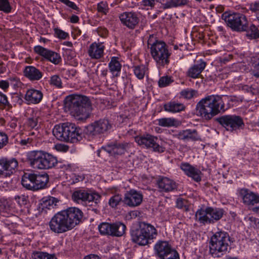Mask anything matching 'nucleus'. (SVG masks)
<instances>
[{"label": "nucleus", "mask_w": 259, "mask_h": 259, "mask_svg": "<svg viewBox=\"0 0 259 259\" xmlns=\"http://www.w3.org/2000/svg\"><path fill=\"white\" fill-rule=\"evenodd\" d=\"M83 217L82 211L75 207H69L56 213L49 223V229L60 234L72 230L79 224Z\"/></svg>", "instance_id": "nucleus-1"}, {"label": "nucleus", "mask_w": 259, "mask_h": 259, "mask_svg": "<svg viewBox=\"0 0 259 259\" xmlns=\"http://www.w3.org/2000/svg\"><path fill=\"white\" fill-rule=\"evenodd\" d=\"M227 109L223 99V96L207 95L201 99L196 104L197 115L203 121H209L213 117L224 113Z\"/></svg>", "instance_id": "nucleus-2"}, {"label": "nucleus", "mask_w": 259, "mask_h": 259, "mask_svg": "<svg viewBox=\"0 0 259 259\" xmlns=\"http://www.w3.org/2000/svg\"><path fill=\"white\" fill-rule=\"evenodd\" d=\"M65 107L70 114L77 120H85L89 118L91 111L90 99L85 96L72 94L65 99Z\"/></svg>", "instance_id": "nucleus-3"}, {"label": "nucleus", "mask_w": 259, "mask_h": 259, "mask_svg": "<svg viewBox=\"0 0 259 259\" xmlns=\"http://www.w3.org/2000/svg\"><path fill=\"white\" fill-rule=\"evenodd\" d=\"M132 241L139 246L151 244L157 235L156 228L151 224L139 222L130 231Z\"/></svg>", "instance_id": "nucleus-4"}, {"label": "nucleus", "mask_w": 259, "mask_h": 259, "mask_svg": "<svg viewBox=\"0 0 259 259\" xmlns=\"http://www.w3.org/2000/svg\"><path fill=\"white\" fill-rule=\"evenodd\" d=\"M231 241L229 233L220 231L214 233L209 241V253L214 258H220L228 251Z\"/></svg>", "instance_id": "nucleus-5"}, {"label": "nucleus", "mask_w": 259, "mask_h": 259, "mask_svg": "<svg viewBox=\"0 0 259 259\" xmlns=\"http://www.w3.org/2000/svg\"><path fill=\"white\" fill-rule=\"evenodd\" d=\"M53 133L58 140L73 143L77 142L82 138L80 128L70 122L55 125Z\"/></svg>", "instance_id": "nucleus-6"}, {"label": "nucleus", "mask_w": 259, "mask_h": 259, "mask_svg": "<svg viewBox=\"0 0 259 259\" xmlns=\"http://www.w3.org/2000/svg\"><path fill=\"white\" fill-rule=\"evenodd\" d=\"M153 35H150L148 40V45L150 46V54L158 67H164L169 64L170 53L166 44L163 41L157 40L153 42Z\"/></svg>", "instance_id": "nucleus-7"}, {"label": "nucleus", "mask_w": 259, "mask_h": 259, "mask_svg": "<svg viewBox=\"0 0 259 259\" xmlns=\"http://www.w3.org/2000/svg\"><path fill=\"white\" fill-rule=\"evenodd\" d=\"M221 19L232 31L242 32L247 27L248 18L244 14L229 10L223 13Z\"/></svg>", "instance_id": "nucleus-8"}, {"label": "nucleus", "mask_w": 259, "mask_h": 259, "mask_svg": "<svg viewBox=\"0 0 259 259\" xmlns=\"http://www.w3.org/2000/svg\"><path fill=\"white\" fill-rule=\"evenodd\" d=\"M225 211L223 208L207 206L198 209L195 213L197 221L203 225L211 224L220 220L224 216Z\"/></svg>", "instance_id": "nucleus-9"}, {"label": "nucleus", "mask_w": 259, "mask_h": 259, "mask_svg": "<svg viewBox=\"0 0 259 259\" xmlns=\"http://www.w3.org/2000/svg\"><path fill=\"white\" fill-rule=\"evenodd\" d=\"M49 180V176L46 173L25 172L22 178L21 183L24 187L28 190H39L46 187Z\"/></svg>", "instance_id": "nucleus-10"}, {"label": "nucleus", "mask_w": 259, "mask_h": 259, "mask_svg": "<svg viewBox=\"0 0 259 259\" xmlns=\"http://www.w3.org/2000/svg\"><path fill=\"white\" fill-rule=\"evenodd\" d=\"M215 121L227 131L233 132L243 129L244 123L243 118L236 115H224L217 117Z\"/></svg>", "instance_id": "nucleus-11"}, {"label": "nucleus", "mask_w": 259, "mask_h": 259, "mask_svg": "<svg viewBox=\"0 0 259 259\" xmlns=\"http://www.w3.org/2000/svg\"><path fill=\"white\" fill-rule=\"evenodd\" d=\"M126 229V226L120 222L112 223L103 222L98 226L101 234L112 237H121L125 234Z\"/></svg>", "instance_id": "nucleus-12"}, {"label": "nucleus", "mask_w": 259, "mask_h": 259, "mask_svg": "<svg viewBox=\"0 0 259 259\" xmlns=\"http://www.w3.org/2000/svg\"><path fill=\"white\" fill-rule=\"evenodd\" d=\"M112 123L108 119L103 118L96 120L85 127V133L90 136L104 134L110 132Z\"/></svg>", "instance_id": "nucleus-13"}, {"label": "nucleus", "mask_w": 259, "mask_h": 259, "mask_svg": "<svg viewBox=\"0 0 259 259\" xmlns=\"http://www.w3.org/2000/svg\"><path fill=\"white\" fill-rule=\"evenodd\" d=\"M100 199L101 196L98 193H90L89 190L83 189L74 191L72 195L73 201L83 205H88L91 202L97 204L100 202Z\"/></svg>", "instance_id": "nucleus-14"}, {"label": "nucleus", "mask_w": 259, "mask_h": 259, "mask_svg": "<svg viewBox=\"0 0 259 259\" xmlns=\"http://www.w3.org/2000/svg\"><path fill=\"white\" fill-rule=\"evenodd\" d=\"M154 249L156 254L161 259L178 258V253L166 241L159 240L155 244Z\"/></svg>", "instance_id": "nucleus-15"}, {"label": "nucleus", "mask_w": 259, "mask_h": 259, "mask_svg": "<svg viewBox=\"0 0 259 259\" xmlns=\"http://www.w3.org/2000/svg\"><path fill=\"white\" fill-rule=\"evenodd\" d=\"M18 162L15 158L3 157L0 158V178L10 177L16 171Z\"/></svg>", "instance_id": "nucleus-16"}, {"label": "nucleus", "mask_w": 259, "mask_h": 259, "mask_svg": "<svg viewBox=\"0 0 259 259\" xmlns=\"http://www.w3.org/2000/svg\"><path fill=\"white\" fill-rule=\"evenodd\" d=\"M135 142L140 146L147 148H152L154 151L163 152L164 148L157 142V138L154 136L147 134L138 136L135 138Z\"/></svg>", "instance_id": "nucleus-17"}, {"label": "nucleus", "mask_w": 259, "mask_h": 259, "mask_svg": "<svg viewBox=\"0 0 259 259\" xmlns=\"http://www.w3.org/2000/svg\"><path fill=\"white\" fill-rule=\"evenodd\" d=\"M34 51L36 54L54 65H58L62 62V58L59 54L41 46H35Z\"/></svg>", "instance_id": "nucleus-18"}, {"label": "nucleus", "mask_w": 259, "mask_h": 259, "mask_svg": "<svg viewBox=\"0 0 259 259\" xmlns=\"http://www.w3.org/2000/svg\"><path fill=\"white\" fill-rule=\"evenodd\" d=\"M119 18L122 24L129 29H135L140 21L138 14L133 11L123 12Z\"/></svg>", "instance_id": "nucleus-19"}, {"label": "nucleus", "mask_w": 259, "mask_h": 259, "mask_svg": "<svg viewBox=\"0 0 259 259\" xmlns=\"http://www.w3.org/2000/svg\"><path fill=\"white\" fill-rule=\"evenodd\" d=\"M237 194L242 203L249 209L259 197L257 193H255L245 188L238 189Z\"/></svg>", "instance_id": "nucleus-20"}, {"label": "nucleus", "mask_w": 259, "mask_h": 259, "mask_svg": "<svg viewBox=\"0 0 259 259\" xmlns=\"http://www.w3.org/2000/svg\"><path fill=\"white\" fill-rule=\"evenodd\" d=\"M143 201V195L140 192L132 189L127 191L123 198V202L126 205L134 207L141 204Z\"/></svg>", "instance_id": "nucleus-21"}, {"label": "nucleus", "mask_w": 259, "mask_h": 259, "mask_svg": "<svg viewBox=\"0 0 259 259\" xmlns=\"http://www.w3.org/2000/svg\"><path fill=\"white\" fill-rule=\"evenodd\" d=\"M44 151L33 150L27 153L26 160L32 168L41 169Z\"/></svg>", "instance_id": "nucleus-22"}, {"label": "nucleus", "mask_w": 259, "mask_h": 259, "mask_svg": "<svg viewBox=\"0 0 259 259\" xmlns=\"http://www.w3.org/2000/svg\"><path fill=\"white\" fill-rule=\"evenodd\" d=\"M43 97L40 90L30 88L26 91L24 98L27 105L37 104L42 101Z\"/></svg>", "instance_id": "nucleus-23"}, {"label": "nucleus", "mask_w": 259, "mask_h": 259, "mask_svg": "<svg viewBox=\"0 0 259 259\" xmlns=\"http://www.w3.org/2000/svg\"><path fill=\"white\" fill-rule=\"evenodd\" d=\"M180 167L185 175L192 178L195 182H199L201 181L202 173L199 169L188 163H182Z\"/></svg>", "instance_id": "nucleus-24"}, {"label": "nucleus", "mask_w": 259, "mask_h": 259, "mask_svg": "<svg viewBox=\"0 0 259 259\" xmlns=\"http://www.w3.org/2000/svg\"><path fill=\"white\" fill-rule=\"evenodd\" d=\"M105 49V47L103 42H94L90 45L88 53L91 59H99L103 57Z\"/></svg>", "instance_id": "nucleus-25"}, {"label": "nucleus", "mask_w": 259, "mask_h": 259, "mask_svg": "<svg viewBox=\"0 0 259 259\" xmlns=\"http://www.w3.org/2000/svg\"><path fill=\"white\" fill-rule=\"evenodd\" d=\"M127 144L112 142L103 147V149L111 155H121L124 154Z\"/></svg>", "instance_id": "nucleus-26"}, {"label": "nucleus", "mask_w": 259, "mask_h": 259, "mask_svg": "<svg viewBox=\"0 0 259 259\" xmlns=\"http://www.w3.org/2000/svg\"><path fill=\"white\" fill-rule=\"evenodd\" d=\"M24 76L31 81H38L43 76L42 72L33 66H26L23 70Z\"/></svg>", "instance_id": "nucleus-27"}, {"label": "nucleus", "mask_w": 259, "mask_h": 259, "mask_svg": "<svg viewBox=\"0 0 259 259\" xmlns=\"http://www.w3.org/2000/svg\"><path fill=\"white\" fill-rule=\"evenodd\" d=\"M157 185L161 192H167L173 190L176 187V183L167 177L160 178L157 181Z\"/></svg>", "instance_id": "nucleus-28"}, {"label": "nucleus", "mask_w": 259, "mask_h": 259, "mask_svg": "<svg viewBox=\"0 0 259 259\" xmlns=\"http://www.w3.org/2000/svg\"><path fill=\"white\" fill-rule=\"evenodd\" d=\"M58 164L56 157L44 151L41 169H49L55 167Z\"/></svg>", "instance_id": "nucleus-29"}, {"label": "nucleus", "mask_w": 259, "mask_h": 259, "mask_svg": "<svg viewBox=\"0 0 259 259\" xmlns=\"http://www.w3.org/2000/svg\"><path fill=\"white\" fill-rule=\"evenodd\" d=\"M206 66V62L200 60L199 64H194L189 68L188 71V76L193 78H199Z\"/></svg>", "instance_id": "nucleus-30"}, {"label": "nucleus", "mask_w": 259, "mask_h": 259, "mask_svg": "<svg viewBox=\"0 0 259 259\" xmlns=\"http://www.w3.org/2000/svg\"><path fill=\"white\" fill-rule=\"evenodd\" d=\"M108 67L113 77H117L120 76L122 65L119 61L118 57H111V60L108 63Z\"/></svg>", "instance_id": "nucleus-31"}, {"label": "nucleus", "mask_w": 259, "mask_h": 259, "mask_svg": "<svg viewBox=\"0 0 259 259\" xmlns=\"http://www.w3.org/2000/svg\"><path fill=\"white\" fill-rule=\"evenodd\" d=\"M179 139L192 141L200 140L198 132L196 130H187L179 132Z\"/></svg>", "instance_id": "nucleus-32"}, {"label": "nucleus", "mask_w": 259, "mask_h": 259, "mask_svg": "<svg viewBox=\"0 0 259 259\" xmlns=\"http://www.w3.org/2000/svg\"><path fill=\"white\" fill-rule=\"evenodd\" d=\"M246 30L242 32H246V36L249 39H257L259 38V30L257 27L253 24L250 23L248 20L247 27Z\"/></svg>", "instance_id": "nucleus-33"}, {"label": "nucleus", "mask_w": 259, "mask_h": 259, "mask_svg": "<svg viewBox=\"0 0 259 259\" xmlns=\"http://www.w3.org/2000/svg\"><path fill=\"white\" fill-rule=\"evenodd\" d=\"M135 75L139 79H143L145 75L148 73V67L144 64L134 65L132 67Z\"/></svg>", "instance_id": "nucleus-34"}, {"label": "nucleus", "mask_w": 259, "mask_h": 259, "mask_svg": "<svg viewBox=\"0 0 259 259\" xmlns=\"http://www.w3.org/2000/svg\"><path fill=\"white\" fill-rule=\"evenodd\" d=\"M58 202V200L55 197H46L41 199L40 205L42 209H50L53 208L57 205Z\"/></svg>", "instance_id": "nucleus-35"}, {"label": "nucleus", "mask_w": 259, "mask_h": 259, "mask_svg": "<svg viewBox=\"0 0 259 259\" xmlns=\"http://www.w3.org/2000/svg\"><path fill=\"white\" fill-rule=\"evenodd\" d=\"M198 96V91L192 89L187 88L184 89L180 93V98L187 100L192 99L194 97Z\"/></svg>", "instance_id": "nucleus-36"}, {"label": "nucleus", "mask_w": 259, "mask_h": 259, "mask_svg": "<svg viewBox=\"0 0 259 259\" xmlns=\"http://www.w3.org/2000/svg\"><path fill=\"white\" fill-rule=\"evenodd\" d=\"M38 118V116H36L28 117L25 123V127L30 130H37L39 126Z\"/></svg>", "instance_id": "nucleus-37"}, {"label": "nucleus", "mask_w": 259, "mask_h": 259, "mask_svg": "<svg viewBox=\"0 0 259 259\" xmlns=\"http://www.w3.org/2000/svg\"><path fill=\"white\" fill-rule=\"evenodd\" d=\"M158 124L163 127L175 126L177 125V120L174 118H161L157 119Z\"/></svg>", "instance_id": "nucleus-38"}, {"label": "nucleus", "mask_w": 259, "mask_h": 259, "mask_svg": "<svg viewBox=\"0 0 259 259\" xmlns=\"http://www.w3.org/2000/svg\"><path fill=\"white\" fill-rule=\"evenodd\" d=\"M32 259H57L55 254L47 252L35 251L32 253Z\"/></svg>", "instance_id": "nucleus-39"}, {"label": "nucleus", "mask_w": 259, "mask_h": 259, "mask_svg": "<svg viewBox=\"0 0 259 259\" xmlns=\"http://www.w3.org/2000/svg\"><path fill=\"white\" fill-rule=\"evenodd\" d=\"M12 105L9 101L7 96L0 91V108L7 111L12 109Z\"/></svg>", "instance_id": "nucleus-40"}, {"label": "nucleus", "mask_w": 259, "mask_h": 259, "mask_svg": "<svg viewBox=\"0 0 259 259\" xmlns=\"http://www.w3.org/2000/svg\"><path fill=\"white\" fill-rule=\"evenodd\" d=\"M164 110L168 112L177 113L178 112V102L177 101H170L163 105Z\"/></svg>", "instance_id": "nucleus-41"}, {"label": "nucleus", "mask_w": 259, "mask_h": 259, "mask_svg": "<svg viewBox=\"0 0 259 259\" xmlns=\"http://www.w3.org/2000/svg\"><path fill=\"white\" fill-rule=\"evenodd\" d=\"M49 84L57 89H62L63 83L61 78L58 75H53L50 77L49 81Z\"/></svg>", "instance_id": "nucleus-42"}, {"label": "nucleus", "mask_w": 259, "mask_h": 259, "mask_svg": "<svg viewBox=\"0 0 259 259\" xmlns=\"http://www.w3.org/2000/svg\"><path fill=\"white\" fill-rule=\"evenodd\" d=\"M97 10L98 13L106 15L109 11L108 3L106 1H101L98 3Z\"/></svg>", "instance_id": "nucleus-43"}, {"label": "nucleus", "mask_w": 259, "mask_h": 259, "mask_svg": "<svg viewBox=\"0 0 259 259\" xmlns=\"http://www.w3.org/2000/svg\"><path fill=\"white\" fill-rule=\"evenodd\" d=\"M9 85H11L14 89H17L22 87L23 83L19 77L16 76H12L8 78Z\"/></svg>", "instance_id": "nucleus-44"}, {"label": "nucleus", "mask_w": 259, "mask_h": 259, "mask_svg": "<svg viewBox=\"0 0 259 259\" xmlns=\"http://www.w3.org/2000/svg\"><path fill=\"white\" fill-rule=\"evenodd\" d=\"M12 9L9 0H0V11L9 14L11 13Z\"/></svg>", "instance_id": "nucleus-45"}, {"label": "nucleus", "mask_w": 259, "mask_h": 259, "mask_svg": "<svg viewBox=\"0 0 259 259\" xmlns=\"http://www.w3.org/2000/svg\"><path fill=\"white\" fill-rule=\"evenodd\" d=\"M174 81V80L172 79V77L168 76H164L161 77L158 80V86L160 88H164L170 84H171Z\"/></svg>", "instance_id": "nucleus-46"}, {"label": "nucleus", "mask_w": 259, "mask_h": 259, "mask_svg": "<svg viewBox=\"0 0 259 259\" xmlns=\"http://www.w3.org/2000/svg\"><path fill=\"white\" fill-rule=\"evenodd\" d=\"M61 3L64 4L72 10H74L75 13L79 14L81 13V10L76 4L70 0H59Z\"/></svg>", "instance_id": "nucleus-47"}, {"label": "nucleus", "mask_w": 259, "mask_h": 259, "mask_svg": "<svg viewBox=\"0 0 259 259\" xmlns=\"http://www.w3.org/2000/svg\"><path fill=\"white\" fill-rule=\"evenodd\" d=\"M122 200L121 196L116 194L112 196L109 200V205L112 208L116 207Z\"/></svg>", "instance_id": "nucleus-48"}, {"label": "nucleus", "mask_w": 259, "mask_h": 259, "mask_svg": "<svg viewBox=\"0 0 259 259\" xmlns=\"http://www.w3.org/2000/svg\"><path fill=\"white\" fill-rule=\"evenodd\" d=\"M9 144L8 135L4 131H0V150Z\"/></svg>", "instance_id": "nucleus-49"}, {"label": "nucleus", "mask_w": 259, "mask_h": 259, "mask_svg": "<svg viewBox=\"0 0 259 259\" xmlns=\"http://www.w3.org/2000/svg\"><path fill=\"white\" fill-rule=\"evenodd\" d=\"M21 139L19 142V144L21 146H28L31 145L34 142V138L33 137L27 138L24 137V134H21Z\"/></svg>", "instance_id": "nucleus-50"}, {"label": "nucleus", "mask_w": 259, "mask_h": 259, "mask_svg": "<svg viewBox=\"0 0 259 259\" xmlns=\"http://www.w3.org/2000/svg\"><path fill=\"white\" fill-rule=\"evenodd\" d=\"M58 167L63 171H72L75 170V166L71 163H60Z\"/></svg>", "instance_id": "nucleus-51"}, {"label": "nucleus", "mask_w": 259, "mask_h": 259, "mask_svg": "<svg viewBox=\"0 0 259 259\" xmlns=\"http://www.w3.org/2000/svg\"><path fill=\"white\" fill-rule=\"evenodd\" d=\"M162 5L164 9L177 7L178 6V0H162Z\"/></svg>", "instance_id": "nucleus-52"}, {"label": "nucleus", "mask_w": 259, "mask_h": 259, "mask_svg": "<svg viewBox=\"0 0 259 259\" xmlns=\"http://www.w3.org/2000/svg\"><path fill=\"white\" fill-rule=\"evenodd\" d=\"M55 36L57 38L61 39H65L69 37V34L67 32H65L62 29L55 28L54 29Z\"/></svg>", "instance_id": "nucleus-53"}, {"label": "nucleus", "mask_w": 259, "mask_h": 259, "mask_svg": "<svg viewBox=\"0 0 259 259\" xmlns=\"http://www.w3.org/2000/svg\"><path fill=\"white\" fill-rule=\"evenodd\" d=\"M179 209L183 212H187L189 210V202L187 200L179 198Z\"/></svg>", "instance_id": "nucleus-54"}, {"label": "nucleus", "mask_w": 259, "mask_h": 259, "mask_svg": "<svg viewBox=\"0 0 259 259\" xmlns=\"http://www.w3.org/2000/svg\"><path fill=\"white\" fill-rule=\"evenodd\" d=\"M250 64L252 67V72L253 73L259 68V56H252L251 58Z\"/></svg>", "instance_id": "nucleus-55"}, {"label": "nucleus", "mask_w": 259, "mask_h": 259, "mask_svg": "<svg viewBox=\"0 0 259 259\" xmlns=\"http://www.w3.org/2000/svg\"><path fill=\"white\" fill-rule=\"evenodd\" d=\"M15 200L16 202L22 207L25 206L27 203L28 197L23 195L16 196L15 197Z\"/></svg>", "instance_id": "nucleus-56"}, {"label": "nucleus", "mask_w": 259, "mask_h": 259, "mask_svg": "<svg viewBox=\"0 0 259 259\" xmlns=\"http://www.w3.org/2000/svg\"><path fill=\"white\" fill-rule=\"evenodd\" d=\"M195 37L198 40V42L204 45L206 44L205 41V35L203 31H200L199 30L196 32Z\"/></svg>", "instance_id": "nucleus-57"}, {"label": "nucleus", "mask_w": 259, "mask_h": 259, "mask_svg": "<svg viewBox=\"0 0 259 259\" xmlns=\"http://www.w3.org/2000/svg\"><path fill=\"white\" fill-rule=\"evenodd\" d=\"M248 221L250 222L251 227L254 229H259V219L251 216L248 218Z\"/></svg>", "instance_id": "nucleus-58"}, {"label": "nucleus", "mask_w": 259, "mask_h": 259, "mask_svg": "<svg viewBox=\"0 0 259 259\" xmlns=\"http://www.w3.org/2000/svg\"><path fill=\"white\" fill-rule=\"evenodd\" d=\"M141 5L145 7L153 8L155 5V0H142L141 2Z\"/></svg>", "instance_id": "nucleus-59"}, {"label": "nucleus", "mask_w": 259, "mask_h": 259, "mask_svg": "<svg viewBox=\"0 0 259 259\" xmlns=\"http://www.w3.org/2000/svg\"><path fill=\"white\" fill-rule=\"evenodd\" d=\"M249 9L252 13L259 12V2L256 1L250 4Z\"/></svg>", "instance_id": "nucleus-60"}, {"label": "nucleus", "mask_w": 259, "mask_h": 259, "mask_svg": "<svg viewBox=\"0 0 259 259\" xmlns=\"http://www.w3.org/2000/svg\"><path fill=\"white\" fill-rule=\"evenodd\" d=\"M97 33L100 36L102 37H105L107 36L108 33V30L105 28L102 27H100L97 28Z\"/></svg>", "instance_id": "nucleus-61"}, {"label": "nucleus", "mask_w": 259, "mask_h": 259, "mask_svg": "<svg viewBox=\"0 0 259 259\" xmlns=\"http://www.w3.org/2000/svg\"><path fill=\"white\" fill-rule=\"evenodd\" d=\"M252 211L259 213V197L249 208Z\"/></svg>", "instance_id": "nucleus-62"}, {"label": "nucleus", "mask_w": 259, "mask_h": 259, "mask_svg": "<svg viewBox=\"0 0 259 259\" xmlns=\"http://www.w3.org/2000/svg\"><path fill=\"white\" fill-rule=\"evenodd\" d=\"M56 149L60 152H66L69 150V147L62 144H59L55 145Z\"/></svg>", "instance_id": "nucleus-63"}, {"label": "nucleus", "mask_w": 259, "mask_h": 259, "mask_svg": "<svg viewBox=\"0 0 259 259\" xmlns=\"http://www.w3.org/2000/svg\"><path fill=\"white\" fill-rule=\"evenodd\" d=\"M9 82L8 80H2L0 81V88L4 90L5 92L8 91L9 88Z\"/></svg>", "instance_id": "nucleus-64"}]
</instances>
